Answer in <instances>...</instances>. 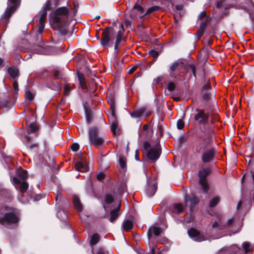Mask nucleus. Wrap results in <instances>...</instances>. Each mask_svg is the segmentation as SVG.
Listing matches in <instances>:
<instances>
[{
  "label": "nucleus",
  "instance_id": "obj_41",
  "mask_svg": "<svg viewBox=\"0 0 254 254\" xmlns=\"http://www.w3.org/2000/svg\"><path fill=\"white\" fill-rule=\"evenodd\" d=\"M234 219L233 218H230L228 220L227 222L223 225L224 229H225L227 227H229L231 226V225L232 224V223L234 222Z\"/></svg>",
  "mask_w": 254,
  "mask_h": 254
},
{
  "label": "nucleus",
  "instance_id": "obj_34",
  "mask_svg": "<svg viewBox=\"0 0 254 254\" xmlns=\"http://www.w3.org/2000/svg\"><path fill=\"white\" fill-rule=\"evenodd\" d=\"M152 231L153 233L156 236L159 235L161 232L160 228L155 226H154L152 227Z\"/></svg>",
  "mask_w": 254,
  "mask_h": 254
},
{
  "label": "nucleus",
  "instance_id": "obj_57",
  "mask_svg": "<svg viewBox=\"0 0 254 254\" xmlns=\"http://www.w3.org/2000/svg\"><path fill=\"white\" fill-rule=\"evenodd\" d=\"M162 78L161 77H157V78L154 80V83L156 84H159L160 82L161 81Z\"/></svg>",
  "mask_w": 254,
  "mask_h": 254
},
{
  "label": "nucleus",
  "instance_id": "obj_51",
  "mask_svg": "<svg viewBox=\"0 0 254 254\" xmlns=\"http://www.w3.org/2000/svg\"><path fill=\"white\" fill-rule=\"evenodd\" d=\"M183 7V5L182 4L176 5L175 7L174 10L182 11Z\"/></svg>",
  "mask_w": 254,
  "mask_h": 254
},
{
  "label": "nucleus",
  "instance_id": "obj_50",
  "mask_svg": "<svg viewBox=\"0 0 254 254\" xmlns=\"http://www.w3.org/2000/svg\"><path fill=\"white\" fill-rule=\"evenodd\" d=\"M210 98V94L208 92L204 93L203 95V99L205 100H209Z\"/></svg>",
  "mask_w": 254,
  "mask_h": 254
},
{
  "label": "nucleus",
  "instance_id": "obj_42",
  "mask_svg": "<svg viewBox=\"0 0 254 254\" xmlns=\"http://www.w3.org/2000/svg\"><path fill=\"white\" fill-rule=\"evenodd\" d=\"M149 55L153 58H157L159 55V53L155 50H151L148 53Z\"/></svg>",
  "mask_w": 254,
  "mask_h": 254
},
{
  "label": "nucleus",
  "instance_id": "obj_15",
  "mask_svg": "<svg viewBox=\"0 0 254 254\" xmlns=\"http://www.w3.org/2000/svg\"><path fill=\"white\" fill-rule=\"evenodd\" d=\"M185 201L186 205L189 206L190 209L191 210L194 206L198 203V200L194 195L189 196L187 194H186L185 196Z\"/></svg>",
  "mask_w": 254,
  "mask_h": 254
},
{
  "label": "nucleus",
  "instance_id": "obj_61",
  "mask_svg": "<svg viewBox=\"0 0 254 254\" xmlns=\"http://www.w3.org/2000/svg\"><path fill=\"white\" fill-rule=\"evenodd\" d=\"M62 196L61 193L58 194L55 198L56 201H57L58 198H61Z\"/></svg>",
  "mask_w": 254,
  "mask_h": 254
},
{
  "label": "nucleus",
  "instance_id": "obj_52",
  "mask_svg": "<svg viewBox=\"0 0 254 254\" xmlns=\"http://www.w3.org/2000/svg\"><path fill=\"white\" fill-rule=\"evenodd\" d=\"M150 148V145L148 142H145L144 143V149L145 150L148 151Z\"/></svg>",
  "mask_w": 254,
  "mask_h": 254
},
{
  "label": "nucleus",
  "instance_id": "obj_60",
  "mask_svg": "<svg viewBox=\"0 0 254 254\" xmlns=\"http://www.w3.org/2000/svg\"><path fill=\"white\" fill-rule=\"evenodd\" d=\"M203 88L204 89H210L211 88V86L209 84H206V85L203 86Z\"/></svg>",
  "mask_w": 254,
  "mask_h": 254
},
{
  "label": "nucleus",
  "instance_id": "obj_40",
  "mask_svg": "<svg viewBox=\"0 0 254 254\" xmlns=\"http://www.w3.org/2000/svg\"><path fill=\"white\" fill-rule=\"evenodd\" d=\"M177 128L178 129H182L184 127V123L182 119H179L177 121Z\"/></svg>",
  "mask_w": 254,
  "mask_h": 254
},
{
  "label": "nucleus",
  "instance_id": "obj_27",
  "mask_svg": "<svg viewBox=\"0 0 254 254\" xmlns=\"http://www.w3.org/2000/svg\"><path fill=\"white\" fill-rule=\"evenodd\" d=\"M173 207L177 211L178 213H181L184 210V207L183 205L181 203H175L173 205Z\"/></svg>",
  "mask_w": 254,
  "mask_h": 254
},
{
  "label": "nucleus",
  "instance_id": "obj_59",
  "mask_svg": "<svg viewBox=\"0 0 254 254\" xmlns=\"http://www.w3.org/2000/svg\"><path fill=\"white\" fill-rule=\"evenodd\" d=\"M59 73H60V71H59L58 70H55V71H54V76L56 78H58L59 77Z\"/></svg>",
  "mask_w": 254,
  "mask_h": 254
},
{
  "label": "nucleus",
  "instance_id": "obj_13",
  "mask_svg": "<svg viewBox=\"0 0 254 254\" xmlns=\"http://www.w3.org/2000/svg\"><path fill=\"white\" fill-rule=\"evenodd\" d=\"M216 151L215 149L211 148L205 151L202 155V160L204 163L211 161L213 160Z\"/></svg>",
  "mask_w": 254,
  "mask_h": 254
},
{
  "label": "nucleus",
  "instance_id": "obj_23",
  "mask_svg": "<svg viewBox=\"0 0 254 254\" xmlns=\"http://www.w3.org/2000/svg\"><path fill=\"white\" fill-rule=\"evenodd\" d=\"M157 190V187L156 186V183L153 184V186L150 187L148 186L146 190V193L148 196L151 197L155 194Z\"/></svg>",
  "mask_w": 254,
  "mask_h": 254
},
{
  "label": "nucleus",
  "instance_id": "obj_53",
  "mask_svg": "<svg viewBox=\"0 0 254 254\" xmlns=\"http://www.w3.org/2000/svg\"><path fill=\"white\" fill-rule=\"evenodd\" d=\"M13 86L14 90L15 91H17L18 90V82L16 81H14L13 82Z\"/></svg>",
  "mask_w": 254,
  "mask_h": 254
},
{
  "label": "nucleus",
  "instance_id": "obj_48",
  "mask_svg": "<svg viewBox=\"0 0 254 254\" xmlns=\"http://www.w3.org/2000/svg\"><path fill=\"white\" fill-rule=\"evenodd\" d=\"M105 177V174L103 173H101L97 175V179L99 181H101L104 179Z\"/></svg>",
  "mask_w": 254,
  "mask_h": 254
},
{
  "label": "nucleus",
  "instance_id": "obj_1",
  "mask_svg": "<svg viewBox=\"0 0 254 254\" xmlns=\"http://www.w3.org/2000/svg\"><path fill=\"white\" fill-rule=\"evenodd\" d=\"M68 10L63 6L57 9L51 18V25L53 29L60 31L63 35L66 34L68 24Z\"/></svg>",
  "mask_w": 254,
  "mask_h": 254
},
{
  "label": "nucleus",
  "instance_id": "obj_28",
  "mask_svg": "<svg viewBox=\"0 0 254 254\" xmlns=\"http://www.w3.org/2000/svg\"><path fill=\"white\" fill-rule=\"evenodd\" d=\"M243 247L246 253H250L252 251V248L248 242H245L243 243Z\"/></svg>",
  "mask_w": 254,
  "mask_h": 254
},
{
  "label": "nucleus",
  "instance_id": "obj_9",
  "mask_svg": "<svg viewBox=\"0 0 254 254\" xmlns=\"http://www.w3.org/2000/svg\"><path fill=\"white\" fill-rule=\"evenodd\" d=\"M19 0H8L7 3V7L4 14V17L8 18L15 10L17 8L18 5Z\"/></svg>",
  "mask_w": 254,
  "mask_h": 254
},
{
  "label": "nucleus",
  "instance_id": "obj_44",
  "mask_svg": "<svg viewBox=\"0 0 254 254\" xmlns=\"http://www.w3.org/2000/svg\"><path fill=\"white\" fill-rule=\"evenodd\" d=\"M19 177L22 180L25 179L27 177V172L25 171H23L19 175Z\"/></svg>",
  "mask_w": 254,
  "mask_h": 254
},
{
  "label": "nucleus",
  "instance_id": "obj_56",
  "mask_svg": "<svg viewBox=\"0 0 254 254\" xmlns=\"http://www.w3.org/2000/svg\"><path fill=\"white\" fill-rule=\"evenodd\" d=\"M206 16V13L205 11H202L199 15V18L201 19Z\"/></svg>",
  "mask_w": 254,
  "mask_h": 254
},
{
  "label": "nucleus",
  "instance_id": "obj_19",
  "mask_svg": "<svg viewBox=\"0 0 254 254\" xmlns=\"http://www.w3.org/2000/svg\"><path fill=\"white\" fill-rule=\"evenodd\" d=\"M73 202L74 206L77 210L79 211L82 210L83 207L82 204L81 203L80 199L77 196L74 195L73 196Z\"/></svg>",
  "mask_w": 254,
  "mask_h": 254
},
{
  "label": "nucleus",
  "instance_id": "obj_36",
  "mask_svg": "<svg viewBox=\"0 0 254 254\" xmlns=\"http://www.w3.org/2000/svg\"><path fill=\"white\" fill-rule=\"evenodd\" d=\"M149 127L147 125H145L143 127V134L145 136L146 138L151 137V133L150 134L145 133V131L148 130Z\"/></svg>",
  "mask_w": 254,
  "mask_h": 254
},
{
  "label": "nucleus",
  "instance_id": "obj_33",
  "mask_svg": "<svg viewBox=\"0 0 254 254\" xmlns=\"http://www.w3.org/2000/svg\"><path fill=\"white\" fill-rule=\"evenodd\" d=\"M183 14V11L175 10V12L174 14L175 21L177 22L182 16Z\"/></svg>",
  "mask_w": 254,
  "mask_h": 254
},
{
  "label": "nucleus",
  "instance_id": "obj_4",
  "mask_svg": "<svg viewBox=\"0 0 254 254\" xmlns=\"http://www.w3.org/2000/svg\"><path fill=\"white\" fill-rule=\"evenodd\" d=\"M114 34V31L109 27H107L102 32L100 43L103 47L112 46L110 42L112 41Z\"/></svg>",
  "mask_w": 254,
  "mask_h": 254
},
{
  "label": "nucleus",
  "instance_id": "obj_6",
  "mask_svg": "<svg viewBox=\"0 0 254 254\" xmlns=\"http://www.w3.org/2000/svg\"><path fill=\"white\" fill-rule=\"evenodd\" d=\"M211 169L209 168H204L198 172L199 183L203 188L204 192L208 190V185L205 178L210 173Z\"/></svg>",
  "mask_w": 254,
  "mask_h": 254
},
{
  "label": "nucleus",
  "instance_id": "obj_30",
  "mask_svg": "<svg viewBox=\"0 0 254 254\" xmlns=\"http://www.w3.org/2000/svg\"><path fill=\"white\" fill-rule=\"evenodd\" d=\"M114 196L111 194H107L105 197V202L106 204H110L114 201Z\"/></svg>",
  "mask_w": 254,
  "mask_h": 254
},
{
  "label": "nucleus",
  "instance_id": "obj_17",
  "mask_svg": "<svg viewBox=\"0 0 254 254\" xmlns=\"http://www.w3.org/2000/svg\"><path fill=\"white\" fill-rule=\"evenodd\" d=\"M199 138V143L200 145H204L205 146L206 144H208L211 141V137L209 134V132L203 133V134H199L198 135Z\"/></svg>",
  "mask_w": 254,
  "mask_h": 254
},
{
  "label": "nucleus",
  "instance_id": "obj_45",
  "mask_svg": "<svg viewBox=\"0 0 254 254\" xmlns=\"http://www.w3.org/2000/svg\"><path fill=\"white\" fill-rule=\"evenodd\" d=\"M70 93V87L68 85H65L64 86V94L65 96H68Z\"/></svg>",
  "mask_w": 254,
  "mask_h": 254
},
{
  "label": "nucleus",
  "instance_id": "obj_32",
  "mask_svg": "<svg viewBox=\"0 0 254 254\" xmlns=\"http://www.w3.org/2000/svg\"><path fill=\"white\" fill-rule=\"evenodd\" d=\"M160 9V7L158 6H153L149 7L146 12L145 13V15H147L148 14L151 13L154 11H156L159 10Z\"/></svg>",
  "mask_w": 254,
  "mask_h": 254
},
{
  "label": "nucleus",
  "instance_id": "obj_62",
  "mask_svg": "<svg viewBox=\"0 0 254 254\" xmlns=\"http://www.w3.org/2000/svg\"><path fill=\"white\" fill-rule=\"evenodd\" d=\"M151 133V136H152V131L151 129H148V130H147L146 131H145V133H147L148 134H150Z\"/></svg>",
  "mask_w": 254,
  "mask_h": 254
},
{
  "label": "nucleus",
  "instance_id": "obj_21",
  "mask_svg": "<svg viewBox=\"0 0 254 254\" xmlns=\"http://www.w3.org/2000/svg\"><path fill=\"white\" fill-rule=\"evenodd\" d=\"M120 209V204H119L117 208L111 211V217L110 221L111 222L113 223L115 220L118 218L119 215V210Z\"/></svg>",
  "mask_w": 254,
  "mask_h": 254
},
{
  "label": "nucleus",
  "instance_id": "obj_7",
  "mask_svg": "<svg viewBox=\"0 0 254 254\" xmlns=\"http://www.w3.org/2000/svg\"><path fill=\"white\" fill-rule=\"evenodd\" d=\"M18 220V216L14 213H6L3 216L0 217V224L3 225L14 224L17 223Z\"/></svg>",
  "mask_w": 254,
  "mask_h": 254
},
{
  "label": "nucleus",
  "instance_id": "obj_3",
  "mask_svg": "<svg viewBox=\"0 0 254 254\" xmlns=\"http://www.w3.org/2000/svg\"><path fill=\"white\" fill-rule=\"evenodd\" d=\"M193 119L196 123L206 126L208 122V113L204 110L196 109L193 115Z\"/></svg>",
  "mask_w": 254,
  "mask_h": 254
},
{
  "label": "nucleus",
  "instance_id": "obj_16",
  "mask_svg": "<svg viewBox=\"0 0 254 254\" xmlns=\"http://www.w3.org/2000/svg\"><path fill=\"white\" fill-rule=\"evenodd\" d=\"M13 181L15 184L20 185L19 190L21 193H23L27 191L28 188V185L26 182L24 180L21 181L19 178L16 177L13 178Z\"/></svg>",
  "mask_w": 254,
  "mask_h": 254
},
{
  "label": "nucleus",
  "instance_id": "obj_58",
  "mask_svg": "<svg viewBox=\"0 0 254 254\" xmlns=\"http://www.w3.org/2000/svg\"><path fill=\"white\" fill-rule=\"evenodd\" d=\"M38 147V144L37 143H34L33 144H31L30 145H29L28 146V147L30 149H32L35 147Z\"/></svg>",
  "mask_w": 254,
  "mask_h": 254
},
{
  "label": "nucleus",
  "instance_id": "obj_46",
  "mask_svg": "<svg viewBox=\"0 0 254 254\" xmlns=\"http://www.w3.org/2000/svg\"><path fill=\"white\" fill-rule=\"evenodd\" d=\"M175 88V84L173 82H170L169 83L168 86V89L170 91H173Z\"/></svg>",
  "mask_w": 254,
  "mask_h": 254
},
{
  "label": "nucleus",
  "instance_id": "obj_22",
  "mask_svg": "<svg viewBox=\"0 0 254 254\" xmlns=\"http://www.w3.org/2000/svg\"><path fill=\"white\" fill-rule=\"evenodd\" d=\"M108 101L111 106V110L108 111V114H110L114 112L115 113L116 107L114 97L111 95L108 97Z\"/></svg>",
  "mask_w": 254,
  "mask_h": 254
},
{
  "label": "nucleus",
  "instance_id": "obj_2",
  "mask_svg": "<svg viewBox=\"0 0 254 254\" xmlns=\"http://www.w3.org/2000/svg\"><path fill=\"white\" fill-rule=\"evenodd\" d=\"M98 133L99 130L97 127H91L89 130L88 137L90 143L97 148H100L103 146L105 140L103 136L98 135Z\"/></svg>",
  "mask_w": 254,
  "mask_h": 254
},
{
  "label": "nucleus",
  "instance_id": "obj_10",
  "mask_svg": "<svg viewBox=\"0 0 254 254\" xmlns=\"http://www.w3.org/2000/svg\"><path fill=\"white\" fill-rule=\"evenodd\" d=\"M189 236L194 241L197 242H201L206 240L205 236L201 234L199 231L195 229L192 228L188 231Z\"/></svg>",
  "mask_w": 254,
  "mask_h": 254
},
{
  "label": "nucleus",
  "instance_id": "obj_35",
  "mask_svg": "<svg viewBox=\"0 0 254 254\" xmlns=\"http://www.w3.org/2000/svg\"><path fill=\"white\" fill-rule=\"evenodd\" d=\"M143 113V112L141 110H136L134 111L131 114V116L134 118H139L140 117Z\"/></svg>",
  "mask_w": 254,
  "mask_h": 254
},
{
  "label": "nucleus",
  "instance_id": "obj_24",
  "mask_svg": "<svg viewBox=\"0 0 254 254\" xmlns=\"http://www.w3.org/2000/svg\"><path fill=\"white\" fill-rule=\"evenodd\" d=\"M181 64H182V63L178 62H176L173 63L169 67V72L171 74Z\"/></svg>",
  "mask_w": 254,
  "mask_h": 254
},
{
  "label": "nucleus",
  "instance_id": "obj_26",
  "mask_svg": "<svg viewBox=\"0 0 254 254\" xmlns=\"http://www.w3.org/2000/svg\"><path fill=\"white\" fill-rule=\"evenodd\" d=\"M99 240L100 236L99 235V234L95 233L93 234L91 237L90 240V244L92 246H93L96 244L99 241Z\"/></svg>",
  "mask_w": 254,
  "mask_h": 254
},
{
  "label": "nucleus",
  "instance_id": "obj_11",
  "mask_svg": "<svg viewBox=\"0 0 254 254\" xmlns=\"http://www.w3.org/2000/svg\"><path fill=\"white\" fill-rule=\"evenodd\" d=\"M143 0H137L135 4L134 5L131 11L130 16L132 18H135L136 17V14L134 13L135 10H137L139 13L138 16L139 17H143L145 15L143 14L144 9L140 5L142 3Z\"/></svg>",
  "mask_w": 254,
  "mask_h": 254
},
{
  "label": "nucleus",
  "instance_id": "obj_18",
  "mask_svg": "<svg viewBox=\"0 0 254 254\" xmlns=\"http://www.w3.org/2000/svg\"><path fill=\"white\" fill-rule=\"evenodd\" d=\"M133 227V222L131 220L126 219L122 223V227L124 231H129Z\"/></svg>",
  "mask_w": 254,
  "mask_h": 254
},
{
  "label": "nucleus",
  "instance_id": "obj_37",
  "mask_svg": "<svg viewBox=\"0 0 254 254\" xmlns=\"http://www.w3.org/2000/svg\"><path fill=\"white\" fill-rule=\"evenodd\" d=\"M34 97V95L32 92H31L29 91H26L25 98L27 99H28L30 101H31L33 99Z\"/></svg>",
  "mask_w": 254,
  "mask_h": 254
},
{
  "label": "nucleus",
  "instance_id": "obj_54",
  "mask_svg": "<svg viewBox=\"0 0 254 254\" xmlns=\"http://www.w3.org/2000/svg\"><path fill=\"white\" fill-rule=\"evenodd\" d=\"M190 67L192 70V72L194 76H196L195 66L193 64H191L190 65Z\"/></svg>",
  "mask_w": 254,
  "mask_h": 254
},
{
  "label": "nucleus",
  "instance_id": "obj_49",
  "mask_svg": "<svg viewBox=\"0 0 254 254\" xmlns=\"http://www.w3.org/2000/svg\"><path fill=\"white\" fill-rule=\"evenodd\" d=\"M75 167L76 169L78 171H79V169L84 167V165L82 162H78L76 164Z\"/></svg>",
  "mask_w": 254,
  "mask_h": 254
},
{
  "label": "nucleus",
  "instance_id": "obj_20",
  "mask_svg": "<svg viewBox=\"0 0 254 254\" xmlns=\"http://www.w3.org/2000/svg\"><path fill=\"white\" fill-rule=\"evenodd\" d=\"M222 216H219L217 217V220L215 221L213 224V228H218L219 230L224 229L223 224L222 223Z\"/></svg>",
  "mask_w": 254,
  "mask_h": 254
},
{
  "label": "nucleus",
  "instance_id": "obj_25",
  "mask_svg": "<svg viewBox=\"0 0 254 254\" xmlns=\"http://www.w3.org/2000/svg\"><path fill=\"white\" fill-rule=\"evenodd\" d=\"M8 72L12 77L15 78L18 75V70L15 67H10L8 68Z\"/></svg>",
  "mask_w": 254,
  "mask_h": 254
},
{
  "label": "nucleus",
  "instance_id": "obj_43",
  "mask_svg": "<svg viewBox=\"0 0 254 254\" xmlns=\"http://www.w3.org/2000/svg\"><path fill=\"white\" fill-rule=\"evenodd\" d=\"M70 148L73 151H77L79 149V146L78 143H74L71 145Z\"/></svg>",
  "mask_w": 254,
  "mask_h": 254
},
{
  "label": "nucleus",
  "instance_id": "obj_12",
  "mask_svg": "<svg viewBox=\"0 0 254 254\" xmlns=\"http://www.w3.org/2000/svg\"><path fill=\"white\" fill-rule=\"evenodd\" d=\"M124 33V26L121 24L120 27V29L118 31L116 35V40L115 45V51L116 53L119 51V46L120 45L122 41L125 40L124 38L123 37Z\"/></svg>",
  "mask_w": 254,
  "mask_h": 254
},
{
  "label": "nucleus",
  "instance_id": "obj_31",
  "mask_svg": "<svg viewBox=\"0 0 254 254\" xmlns=\"http://www.w3.org/2000/svg\"><path fill=\"white\" fill-rule=\"evenodd\" d=\"M220 200V198L219 197H215L212 199L209 203V206L210 207H213L216 205Z\"/></svg>",
  "mask_w": 254,
  "mask_h": 254
},
{
  "label": "nucleus",
  "instance_id": "obj_55",
  "mask_svg": "<svg viewBox=\"0 0 254 254\" xmlns=\"http://www.w3.org/2000/svg\"><path fill=\"white\" fill-rule=\"evenodd\" d=\"M137 67V65H134L128 70V73L129 74L133 73L136 69Z\"/></svg>",
  "mask_w": 254,
  "mask_h": 254
},
{
  "label": "nucleus",
  "instance_id": "obj_47",
  "mask_svg": "<svg viewBox=\"0 0 254 254\" xmlns=\"http://www.w3.org/2000/svg\"><path fill=\"white\" fill-rule=\"evenodd\" d=\"M119 163L120 165L122 168H124L126 166V162L124 159V158L120 157L119 158Z\"/></svg>",
  "mask_w": 254,
  "mask_h": 254
},
{
  "label": "nucleus",
  "instance_id": "obj_8",
  "mask_svg": "<svg viewBox=\"0 0 254 254\" xmlns=\"http://www.w3.org/2000/svg\"><path fill=\"white\" fill-rule=\"evenodd\" d=\"M161 150L158 145H155L151 147L147 152V156L148 158L152 161L155 162L157 161L159 158L161 154Z\"/></svg>",
  "mask_w": 254,
  "mask_h": 254
},
{
  "label": "nucleus",
  "instance_id": "obj_29",
  "mask_svg": "<svg viewBox=\"0 0 254 254\" xmlns=\"http://www.w3.org/2000/svg\"><path fill=\"white\" fill-rule=\"evenodd\" d=\"M206 27V22H203L200 25V27L197 31V34L199 37H201L202 36V35L203 34L204 29H205Z\"/></svg>",
  "mask_w": 254,
  "mask_h": 254
},
{
  "label": "nucleus",
  "instance_id": "obj_63",
  "mask_svg": "<svg viewBox=\"0 0 254 254\" xmlns=\"http://www.w3.org/2000/svg\"><path fill=\"white\" fill-rule=\"evenodd\" d=\"M241 205H242V202L239 201L237 204V209H239V208L241 206Z\"/></svg>",
  "mask_w": 254,
  "mask_h": 254
},
{
  "label": "nucleus",
  "instance_id": "obj_5",
  "mask_svg": "<svg viewBox=\"0 0 254 254\" xmlns=\"http://www.w3.org/2000/svg\"><path fill=\"white\" fill-rule=\"evenodd\" d=\"M51 8L52 7L50 1H47L43 7L42 13L41 14L39 18L38 32L40 34H41L43 32L45 27L44 22L45 21L46 18L47 10H51Z\"/></svg>",
  "mask_w": 254,
  "mask_h": 254
},
{
  "label": "nucleus",
  "instance_id": "obj_64",
  "mask_svg": "<svg viewBox=\"0 0 254 254\" xmlns=\"http://www.w3.org/2000/svg\"><path fill=\"white\" fill-rule=\"evenodd\" d=\"M222 3V1H219L217 3V5L218 7H221Z\"/></svg>",
  "mask_w": 254,
  "mask_h": 254
},
{
  "label": "nucleus",
  "instance_id": "obj_14",
  "mask_svg": "<svg viewBox=\"0 0 254 254\" xmlns=\"http://www.w3.org/2000/svg\"><path fill=\"white\" fill-rule=\"evenodd\" d=\"M109 120L111 126V129L113 133V134L115 135L116 134V129L118 127V121L116 115V113H112L110 114H108Z\"/></svg>",
  "mask_w": 254,
  "mask_h": 254
},
{
  "label": "nucleus",
  "instance_id": "obj_38",
  "mask_svg": "<svg viewBox=\"0 0 254 254\" xmlns=\"http://www.w3.org/2000/svg\"><path fill=\"white\" fill-rule=\"evenodd\" d=\"M78 78L79 81L81 84V85L84 84V76L82 73H78Z\"/></svg>",
  "mask_w": 254,
  "mask_h": 254
},
{
  "label": "nucleus",
  "instance_id": "obj_39",
  "mask_svg": "<svg viewBox=\"0 0 254 254\" xmlns=\"http://www.w3.org/2000/svg\"><path fill=\"white\" fill-rule=\"evenodd\" d=\"M29 130L32 132H34L38 130V127L34 124H30L29 126Z\"/></svg>",
  "mask_w": 254,
  "mask_h": 254
}]
</instances>
